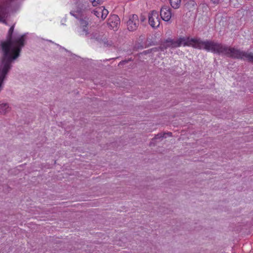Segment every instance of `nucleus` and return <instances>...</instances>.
I'll list each match as a JSON object with an SVG mask.
<instances>
[{"label": "nucleus", "mask_w": 253, "mask_h": 253, "mask_svg": "<svg viewBox=\"0 0 253 253\" xmlns=\"http://www.w3.org/2000/svg\"><path fill=\"white\" fill-rule=\"evenodd\" d=\"M203 43L204 49L208 51H211L215 53L224 54L228 57L234 59H246L253 63V53L251 52H245L212 41L206 40Z\"/></svg>", "instance_id": "1"}, {"label": "nucleus", "mask_w": 253, "mask_h": 253, "mask_svg": "<svg viewBox=\"0 0 253 253\" xmlns=\"http://www.w3.org/2000/svg\"><path fill=\"white\" fill-rule=\"evenodd\" d=\"M205 41L200 39H190L189 38L180 37L177 39H168L161 45V48L164 50L168 48H176L181 45L184 46H192L194 48L199 49L204 48Z\"/></svg>", "instance_id": "2"}, {"label": "nucleus", "mask_w": 253, "mask_h": 253, "mask_svg": "<svg viewBox=\"0 0 253 253\" xmlns=\"http://www.w3.org/2000/svg\"><path fill=\"white\" fill-rule=\"evenodd\" d=\"M205 41L200 39H190L189 38L180 37L177 39H168L161 45V48L164 50L168 48H176L181 45L184 46H192L194 48L199 49L204 48Z\"/></svg>", "instance_id": "3"}, {"label": "nucleus", "mask_w": 253, "mask_h": 253, "mask_svg": "<svg viewBox=\"0 0 253 253\" xmlns=\"http://www.w3.org/2000/svg\"><path fill=\"white\" fill-rule=\"evenodd\" d=\"M79 24L81 30L79 32L81 36L91 42L100 41L101 40L99 31L91 29H88V22L87 19L85 18L80 19Z\"/></svg>", "instance_id": "4"}, {"label": "nucleus", "mask_w": 253, "mask_h": 253, "mask_svg": "<svg viewBox=\"0 0 253 253\" xmlns=\"http://www.w3.org/2000/svg\"><path fill=\"white\" fill-rule=\"evenodd\" d=\"M148 17L149 23L153 28L156 29L159 27L161 19L158 11L155 10L151 11L149 13Z\"/></svg>", "instance_id": "5"}, {"label": "nucleus", "mask_w": 253, "mask_h": 253, "mask_svg": "<svg viewBox=\"0 0 253 253\" xmlns=\"http://www.w3.org/2000/svg\"><path fill=\"white\" fill-rule=\"evenodd\" d=\"M139 24L138 17L136 14H132L129 16L127 22V29L130 31H133L137 29Z\"/></svg>", "instance_id": "6"}, {"label": "nucleus", "mask_w": 253, "mask_h": 253, "mask_svg": "<svg viewBox=\"0 0 253 253\" xmlns=\"http://www.w3.org/2000/svg\"><path fill=\"white\" fill-rule=\"evenodd\" d=\"M120 24V20L118 15L113 14L110 16L108 19V27L114 31H117Z\"/></svg>", "instance_id": "7"}, {"label": "nucleus", "mask_w": 253, "mask_h": 253, "mask_svg": "<svg viewBox=\"0 0 253 253\" xmlns=\"http://www.w3.org/2000/svg\"><path fill=\"white\" fill-rule=\"evenodd\" d=\"M92 13L97 17L99 18L101 17V19L104 20L107 17L109 12L107 9L102 6L95 8L92 11Z\"/></svg>", "instance_id": "8"}, {"label": "nucleus", "mask_w": 253, "mask_h": 253, "mask_svg": "<svg viewBox=\"0 0 253 253\" xmlns=\"http://www.w3.org/2000/svg\"><path fill=\"white\" fill-rule=\"evenodd\" d=\"M160 15L163 20L169 21L171 17L170 9L167 6L162 7L160 11Z\"/></svg>", "instance_id": "9"}, {"label": "nucleus", "mask_w": 253, "mask_h": 253, "mask_svg": "<svg viewBox=\"0 0 253 253\" xmlns=\"http://www.w3.org/2000/svg\"><path fill=\"white\" fill-rule=\"evenodd\" d=\"M11 110L9 104L6 103H1L0 102V114L5 115L9 113Z\"/></svg>", "instance_id": "10"}, {"label": "nucleus", "mask_w": 253, "mask_h": 253, "mask_svg": "<svg viewBox=\"0 0 253 253\" xmlns=\"http://www.w3.org/2000/svg\"><path fill=\"white\" fill-rule=\"evenodd\" d=\"M100 35L101 36V40L100 41H94V42H97L100 43H103L104 46H112L113 45V42L111 40H108L107 39L104 38V35L102 33L100 32Z\"/></svg>", "instance_id": "11"}, {"label": "nucleus", "mask_w": 253, "mask_h": 253, "mask_svg": "<svg viewBox=\"0 0 253 253\" xmlns=\"http://www.w3.org/2000/svg\"><path fill=\"white\" fill-rule=\"evenodd\" d=\"M171 6L175 9L178 8L180 4L181 0H169Z\"/></svg>", "instance_id": "12"}, {"label": "nucleus", "mask_w": 253, "mask_h": 253, "mask_svg": "<svg viewBox=\"0 0 253 253\" xmlns=\"http://www.w3.org/2000/svg\"><path fill=\"white\" fill-rule=\"evenodd\" d=\"M196 5V2L193 0H186L185 6L189 9L195 7Z\"/></svg>", "instance_id": "13"}, {"label": "nucleus", "mask_w": 253, "mask_h": 253, "mask_svg": "<svg viewBox=\"0 0 253 253\" xmlns=\"http://www.w3.org/2000/svg\"><path fill=\"white\" fill-rule=\"evenodd\" d=\"M166 135H168L169 136H171L172 133L169 132L164 133H158L155 135V136L153 138V139H159L161 138H166L167 137Z\"/></svg>", "instance_id": "14"}, {"label": "nucleus", "mask_w": 253, "mask_h": 253, "mask_svg": "<svg viewBox=\"0 0 253 253\" xmlns=\"http://www.w3.org/2000/svg\"><path fill=\"white\" fill-rule=\"evenodd\" d=\"M101 0H90V1L92 3L93 6H96L98 4H100Z\"/></svg>", "instance_id": "15"}, {"label": "nucleus", "mask_w": 253, "mask_h": 253, "mask_svg": "<svg viewBox=\"0 0 253 253\" xmlns=\"http://www.w3.org/2000/svg\"><path fill=\"white\" fill-rule=\"evenodd\" d=\"M140 20L142 22H143L145 20V18L143 16H141L140 18Z\"/></svg>", "instance_id": "16"}]
</instances>
